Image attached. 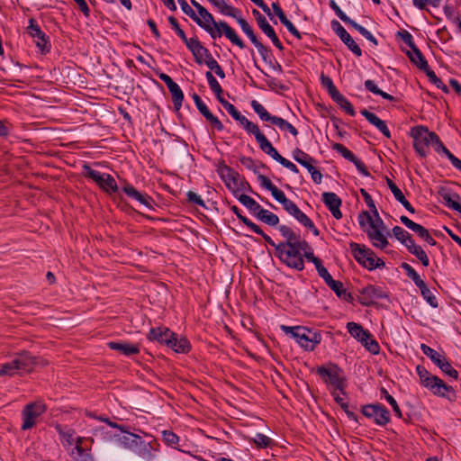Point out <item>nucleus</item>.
<instances>
[{
    "mask_svg": "<svg viewBox=\"0 0 461 461\" xmlns=\"http://www.w3.org/2000/svg\"><path fill=\"white\" fill-rule=\"evenodd\" d=\"M402 267L405 269L407 276L413 280L419 288L424 286L425 283L410 265L404 262Z\"/></svg>",
    "mask_w": 461,
    "mask_h": 461,
    "instance_id": "nucleus-47",
    "label": "nucleus"
},
{
    "mask_svg": "<svg viewBox=\"0 0 461 461\" xmlns=\"http://www.w3.org/2000/svg\"><path fill=\"white\" fill-rule=\"evenodd\" d=\"M347 329L348 333L353 338L360 341L369 352L372 354L379 353L380 348L378 343L372 338L369 331L364 330L360 324L356 322H348Z\"/></svg>",
    "mask_w": 461,
    "mask_h": 461,
    "instance_id": "nucleus-9",
    "label": "nucleus"
},
{
    "mask_svg": "<svg viewBox=\"0 0 461 461\" xmlns=\"http://www.w3.org/2000/svg\"><path fill=\"white\" fill-rule=\"evenodd\" d=\"M108 347L116 351H120L125 356H131L134 354H138L140 349L137 345L126 343V342H114L111 341L108 344Z\"/></svg>",
    "mask_w": 461,
    "mask_h": 461,
    "instance_id": "nucleus-30",
    "label": "nucleus"
},
{
    "mask_svg": "<svg viewBox=\"0 0 461 461\" xmlns=\"http://www.w3.org/2000/svg\"><path fill=\"white\" fill-rule=\"evenodd\" d=\"M348 250L355 259H374V251L371 249L366 248L365 245L350 242Z\"/></svg>",
    "mask_w": 461,
    "mask_h": 461,
    "instance_id": "nucleus-28",
    "label": "nucleus"
},
{
    "mask_svg": "<svg viewBox=\"0 0 461 461\" xmlns=\"http://www.w3.org/2000/svg\"><path fill=\"white\" fill-rule=\"evenodd\" d=\"M321 83L328 90L330 96L338 91L331 78L323 73L321 75Z\"/></svg>",
    "mask_w": 461,
    "mask_h": 461,
    "instance_id": "nucleus-53",
    "label": "nucleus"
},
{
    "mask_svg": "<svg viewBox=\"0 0 461 461\" xmlns=\"http://www.w3.org/2000/svg\"><path fill=\"white\" fill-rule=\"evenodd\" d=\"M365 87L367 91L382 96L384 99L389 100V101H394L395 97L392 95H389L383 90H381L375 84V82L371 79H367L365 81Z\"/></svg>",
    "mask_w": 461,
    "mask_h": 461,
    "instance_id": "nucleus-39",
    "label": "nucleus"
},
{
    "mask_svg": "<svg viewBox=\"0 0 461 461\" xmlns=\"http://www.w3.org/2000/svg\"><path fill=\"white\" fill-rule=\"evenodd\" d=\"M430 141L437 153L446 155L449 151L435 132L430 136Z\"/></svg>",
    "mask_w": 461,
    "mask_h": 461,
    "instance_id": "nucleus-48",
    "label": "nucleus"
},
{
    "mask_svg": "<svg viewBox=\"0 0 461 461\" xmlns=\"http://www.w3.org/2000/svg\"><path fill=\"white\" fill-rule=\"evenodd\" d=\"M382 393L384 394V397H385L386 401L392 406V408H393V411L395 412L396 416L401 418L402 417V411H401L400 407L397 404L395 399L392 395H390L385 389H382Z\"/></svg>",
    "mask_w": 461,
    "mask_h": 461,
    "instance_id": "nucleus-57",
    "label": "nucleus"
},
{
    "mask_svg": "<svg viewBox=\"0 0 461 461\" xmlns=\"http://www.w3.org/2000/svg\"><path fill=\"white\" fill-rule=\"evenodd\" d=\"M434 133L428 127L418 125L411 129L410 135L413 139V148L420 157L427 156V148L431 145L430 136Z\"/></svg>",
    "mask_w": 461,
    "mask_h": 461,
    "instance_id": "nucleus-8",
    "label": "nucleus"
},
{
    "mask_svg": "<svg viewBox=\"0 0 461 461\" xmlns=\"http://www.w3.org/2000/svg\"><path fill=\"white\" fill-rule=\"evenodd\" d=\"M361 114L374 126L380 122L381 119L375 115V113L367 111L366 109L361 110Z\"/></svg>",
    "mask_w": 461,
    "mask_h": 461,
    "instance_id": "nucleus-62",
    "label": "nucleus"
},
{
    "mask_svg": "<svg viewBox=\"0 0 461 461\" xmlns=\"http://www.w3.org/2000/svg\"><path fill=\"white\" fill-rule=\"evenodd\" d=\"M293 158L300 165H303L307 160H312V157L299 148L293 150Z\"/></svg>",
    "mask_w": 461,
    "mask_h": 461,
    "instance_id": "nucleus-52",
    "label": "nucleus"
},
{
    "mask_svg": "<svg viewBox=\"0 0 461 461\" xmlns=\"http://www.w3.org/2000/svg\"><path fill=\"white\" fill-rule=\"evenodd\" d=\"M212 3L220 13L223 15L237 17V14H240V11L238 8H235L231 5H229L224 0H208Z\"/></svg>",
    "mask_w": 461,
    "mask_h": 461,
    "instance_id": "nucleus-32",
    "label": "nucleus"
},
{
    "mask_svg": "<svg viewBox=\"0 0 461 461\" xmlns=\"http://www.w3.org/2000/svg\"><path fill=\"white\" fill-rule=\"evenodd\" d=\"M253 441L258 447L262 448L268 447L272 444V439L262 433H257Z\"/></svg>",
    "mask_w": 461,
    "mask_h": 461,
    "instance_id": "nucleus-54",
    "label": "nucleus"
},
{
    "mask_svg": "<svg viewBox=\"0 0 461 461\" xmlns=\"http://www.w3.org/2000/svg\"><path fill=\"white\" fill-rule=\"evenodd\" d=\"M438 194L448 208L461 213V197L458 194L442 187L438 190Z\"/></svg>",
    "mask_w": 461,
    "mask_h": 461,
    "instance_id": "nucleus-25",
    "label": "nucleus"
},
{
    "mask_svg": "<svg viewBox=\"0 0 461 461\" xmlns=\"http://www.w3.org/2000/svg\"><path fill=\"white\" fill-rule=\"evenodd\" d=\"M186 196H187V201L189 203L199 205L203 208H206V205H205L203 200L196 193H194L193 191H188L186 194Z\"/></svg>",
    "mask_w": 461,
    "mask_h": 461,
    "instance_id": "nucleus-61",
    "label": "nucleus"
},
{
    "mask_svg": "<svg viewBox=\"0 0 461 461\" xmlns=\"http://www.w3.org/2000/svg\"><path fill=\"white\" fill-rule=\"evenodd\" d=\"M361 114L374 126L380 122L381 119L375 115V113L367 111L366 109L361 110Z\"/></svg>",
    "mask_w": 461,
    "mask_h": 461,
    "instance_id": "nucleus-63",
    "label": "nucleus"
},
{
    "mask_svg": "<svg viewBox=\"0 0 461 461\" xmlns=\"http://www.w3.org/2000/svg\"><path fill=\"white\" fill-rule=\"evenodd\" d=\"M404 246L411 254L417 257L418 259H428L425 251L422 249L420 246L415 244L414 240L412 238L411 239V242H407Z\"/></svg>",
    "mask_w": 461,
    "mask_h": 461,
    "instance_id": "nucleus-45",
    "label": "nucleus"
},
{
    "mask_svg": "<svg viewBox=\"0 0 461 461\" xmlns=\"http://www.w3.org/2000/svg\"><path fill=\"white\" fill-rule=\"evenodd\" d=\"M416 370L420 377V384L430 390L434 394L446 396L447 393L453 391L451 386L446 384L443 380L438 376L431 375L424 366H418Z\"/></svg>",
    "mask_w": 461,
    "mask_h": 461,
    "instance_id": "nucleus-5",
    "label": "nucleus"
},
{
    "mask_svg": "<svg viewBox=\"0 0 461 461\" xmlns=\"http://www.w3.org/2000/svg\"><path fill=\"white\" fill-rule=\"evenodd\" d=\"M221 105L226 109V111L232 116L234 120L239 122V123L244 128V130L249 133L258 124L248 120L244 115H242L238 109L230 102L225 100L224 98H221L219 101Z\"/></svg>",
    "mask_w": 461,
    "mask_h": 461,
    "instance_id": "nucleus-21",
    "label": "nucleus"
},
{
    "mask_svg": "<svg viewBox=\"0 0 461 461\" xmlns=\"http://www.w3.org/2000/svg\"><path fill=\"white\" fill-rule=\"evenodd\" d=\"M239 219L248 227L253 232L257 234H263L262 229L255 224L253 221H251L249 218L243 215H239Z\"/></svg>",
    "mask_w": 461,
    "mask_h": 461,
    "instance_id": "nucleus-59",
    "label": "nucleus"
},
{
    "mask_svg": "<svg viewBox=\"0 0 461 461\" xmlns=\"http://www.w3.org/2000/svg\"><path fill=\"white\" fill-rule=\"evenodd\" d=\"M406 55L411 63H413L419 69H427V67H429L427 59L417 46H414L410 50H408Z\"/></svg>",
    "mask_w": 461,
    "mask_h": 461,
    "instance_id": "nucleus-29",
    "label": "nucleus"
},
{
    "mask_svg": "<svg viewBox=\"0 0 461 461\" xmlns=\"http://www.w3.org/2000/svg\"><path fill=\"white\" fill-rule=\"evenodd\" d=\"M185 45L192 52L195 62L202 65L203 63V54H206L205 51L207 49L202 45L197 37L189 38V41Z\"/></svg>",
    "mask_w": 461,
    "mask_h": 461,
    "instance_id": "nucleus-27",
    "label": "nucleus"
},
{
    "mask_svg": "<svg viewBox=\"0 0 461 461\" xmlns=\"http://www.w3.org/2000/svg\"><path fill=\"white\" fill-rule=\"evenodd\" d=\"M168 22H169L172 29L180 37V39L185 42V44H186L188 42L189 39L186 37L185 32L180 28L177 20L174 16H169Z\"/></svg>",
    "mask_w": 461,
    "mask_h": 461,
    "instance_id": "nucleus-50",
    "label": "nucleus"
},
{
    "mask_svg": "<svg viewBox=\"0 0 461 461\" xmlns=\"http://www.w3.org/2000/svg\"><path fill=\"white\" fill-rule=\"evenodd\" d=\"M426 76L429 77V80L435 85L438 89H441L445 93H448L447 86L441 81L440 78L437 77L435 72L430 69L429 66L427 67V69L422 70Z\"/></svg>",
    "mask_w": 461,
    "mask_h": 461,
    "instance_id": "nucleus-43",
    "label": "nucleus"
},
{
    "mask_svg": "<svg viewBox=\"0 0 461 461\" xmlns=\"http://www.w3.org/2000/svg\"><path fill=\"white\" fill-rule=\"evenodd\" d=\"M331 28L334 32L339 37V39L343 41V43L357 56L360 57L362 55V50L360 47L356 43V41L352 39L350 34L345 30V28L340 24L339 22L333 20L331 21Z\"/></svg>",
    "mask_w": 461,
    "mask_h": 461,
    "instance_id": "nucleus-17",
    "label": "nucleus"
},
{
    "mask_svg": "<svg viewBox=\"0 0 461 461\" xmlns=\"http://www.w3.org/2000/svg\"><path fill=\"white\" fill-rule=\"evenodd\" d=\"M15 359L21 373H30L38 366L47 365L45 360L33 357L27 351L17 354Z\"/></svg>",
    "mask_w": 461,
    "mask_h": 461,
    "instance_id": "nucleus-15",
    "label": "nucleus"
},
{
    "mask_svg": "<svg viewBox=\"0 0 461 461\" xmlns=\"http://www.w3.org/2000/svg\"><path fill=\"white\" fill-rule=\"evenodd\" d=\"M251 107L263 122H269L277 126L281 131L290 132L293 136L298 135V131L294 126L285 119L269 113L267 110L257 100H253L251 102Z\"/></svg>",
    "mask_w": 461,
    "mask_h": 461,
    "instance_id": "nucleus-7",
    "label": "nucleus"
},
{
    "mask_svg": "<svg viewBox=\"0 0 461 461\" xmlns=\"http://www.w3.org/2000/svg\"><path fill=\"white\" fill-rule=\"evenodd\" d=\"M174 334L175 333L172 332L168 328H152L149 332L148 339L149 340H155L159 343H164L167 346Z\"/></svg>",
    "mask_w": 461,
    "mask_h": 461,
    "instance_id": "nucleus-26",
    "label": "nucleus"
},
{
    "mask_svg": "<svg viewBox=\"0 0 461 461\" xmlns=\"http://www.w3.org/2000/svg\"><path fill=\"white\" fill-rule=\"evenodd\" d=\"M360 194L361 195L363 196L366 205L368 206V208L371 210V212L375 214V215H377V210H376V207H375V202L374 200L372 199L371 195L366 192V189L364 188H361L360 189Z\"/></svg>",
    "mask_w": 461,
    "mask_h": 461,
    "instance_id": "nucleus-58",
    "label": "nucleus"
},
{
    "mask_svg": "<svg viewBox=\"0 0 461 461\" xmlns=\"http://www.w3.org/2000/svg\"><path fill=\"white\" fill-rule=\"evenodd\" d=\"M421 351L424 355L430 358V360L446 375L456 379L458 373L454 369L450 363L447 360L444 355L437 352L426 344L420 345Z\"/></svg>",
    "mask_w": 461,
    "mask_h": 461,
    "instance_id": "nucleus-10",
    "label": "nucleus"
},
{
    "mask_svg": "<svg viewBox=\"0 0 461 461\" xmlns=\"http://www.w3.org/2000/svg\"><path fill=\"white\" fill-rule=\"evenodd\" d=\"M46 411V406L41 402L27 404L22 411L23 424L22 429L27 430L32 429L36 420Z\"/></svg>",
    "mask_w": 461,
    "mask_h": 461,
    "instance_id": "nucleus-12",
    "label": "nucleus"
},
{
    "mask_svg": "<svg viewBox=\"0 0 461 461\" xmlns=\"http://www.w3.org/2000/svg\"><path fill=\"white\" fill-rule=\"evenodd\" d=\"M122 191L132 200L139 202L149 210H154V199L148 194L139 192L132 185L125 184L122 187Z\"/></svg>",
    "mask_w": 461,
    "mask_h": 461,
    "instance_id": "nucleus-19",
    "label": "nucleus"
},
{
    "mask_svg": "<svg viewBox=\"0 0 461 461\" xmlns=\"http://www.w3.org/2000/svg\"><path fill=\"white\" fill-rule=\"evenodd\" d=\"M56 429L63 440L68 445H71L74 441L75 431L71 429H64L60 425H56Z\"/></svg>",
    "mask_w": 461,
    "mask_h": 461,
    "instance_id": "nucleus-49",
    "label": "nucleus"
},
{
    "mask_svg": "<svg viewBox=\"0 0 461 461\" xmlns=\"http://www.w3.org/2000/svg\"><path fill=\"white\" fill-rule=\"evenodd\" d=\"M239 219L248 227L253 232L257 234H263L262 229L255 224L253 221H251L249 218L243 215H239Z\"/></svg>",
    "mask_w": 461,
    "mask_h": 461,
    "instance_id": "nucleus-60",
    "label": "nucleus"
},
{
    "mask_svg": "<svg viewBox=\"0 0 461 461\" xmlns=\"http://www.w3.org/2000/svg\"><path fill=\"white\" fill-rule=\"evenodd\" d=\"M278 230L285 241L276 245V255L281 258L284 255L287 258L297 259H319L314 257L312 248L304 240H301L299 234L295 233L290 227L280 225Z\"/></svg>",
    "mask_w": 461,
    "mask_h": 461,
    "instance_id": "nucleus-1",
    "label": "nucleus"
},
{
    "mask_svg": "<svg viewBox=\"0 0 461 461\" xmlns=\"http://www.w3.org/2000/svg\"><path fill=\"white\" fill-rule=\"evenodd\" d=\"M194 17V19H193V21L206 31L212 39L221 37L223 33L232 44L240 49L246 47L244 41L239 37L234 29L224 21H220L219 23L215 22L212 14L209 13L206 8L199 7L198 14H195Z\"/></svg>",
    "mask_w": 461,
    "mask_h": 461,
    "instance_id": "nucleus-2",
    "label": "nucleus"
},
{
    "mask_svg": "<svg viewBox=\"0 0 461 461\" xmlns=\"http://www.w3.org/2000/svg\"><path fill=\"white\" fill-rule=\"evenodd\" d=\"M256 217L258 219H259L261 221H263L270 226H276L279 222V218L276 214H275L264 208H261L259 210V212H258V215Z\"/></svg>",
    "mask_w": 461,
    "mask_h": 461,
    "instance_id": "nucleus-38",
    "label": "nucleus"
},
{
    "mask_svg": "<svg viewBox=\"0 0 461 461\" xmlns=\"http://www.w3.org/2000/svg\"><path fill=\"white\" fill-rule=\"evenodd\" d=\"M358 222L362 228H365L366 224H368V229L366 230L368 239L371 240L372 244L379 249H384L388 245L387 238L390 236L389 231H382V230L377 229L373 224V217L371 214L363 211L358 215Z\"/></svg>",
    "mask_w": 461,
    "mask_h": 461,
    "instance_id": "nucleus-4",
    "label": "nucleus"
},
{
    "mask_svg": "<svg viewBox=\"0 0 461 461\" xmlns=\"http://www.w3.org/2000/svg\"><path fill=\"white\" fill-rule=\"evenodd\" d=\"M332 149L336 150L338 153H339L345 159L352 162L362 175L366 176H370V173L367 170L366 166L343 144L334 143L332 145Z\"/></svg>",
    "mask_w": 461,
    "mask_h": 461,
    "instance_id": "nucleus-20",
    "label": "nucleus"
},
{
    "mask_svg": "<svg viewBox=\"0 0 461 461\" xmlns=\"http://www.w3.org/2000/svg\"><path fill=\"white\" fill-rule=\"evenodd\" d=\"M123 432V435L122 437L119 438V440L126 447H136L139 445L140 441V437L136 435V434H133V433H130V432H127V431H122Z\"/></svg>",
    "mask_w": 461,
    "mask_h": 461,
    "instance_id": "nucleus-41",
    "label": "nucleus"
},
{
    "mask_svg": "<svg viewBox=\"0 0 461 461\" xmlns=\"http://www.w3.org/2000/svg\"><path fill=\"white\" fill-rule=\"evenodd\" d=\"M257 175L258 182L260 183L261 186H263L265 189L271 192L276 187V185H273V183L267 176L261 175L259 173H258Z\"/></svg>",
    "mask_w": 461,
    "mask_h": 461,
    "instance_id": "nucleus-64",
    "label": "nucleus"
},
{
    "mask_svg": "<svg viewBox=\"0 0 461 461\" xmlns=\"http://www.w3.org/2000/svg\"><path fill=\"white\" fill-rule=\"evenodd\" d=\"M18 364H16L15 357L9 363L3 364L0 368V375L13 376L15 374H20Z\"/></svg>",
    "mask_w": 461,
    "mask_h": 461,
    "instance_id": "nucleus-42",
    "label": "nucleus"
},
{
    "mask_svg": "<svg viewBox=\"0 0 461 461\" xmlns=\"http://www.w3.org/2000/svg\"><path fill=\"white\" fill-rule=\"evenodd\" d=\"M362 412L366 417L374 419L375 422L380 426H384L390 421L389 411L383 405H366L363 407Z\"/></svg>",
    "mask_w": 461,
    "mask_h": 461,
    "instance_id": "nucleus-14",
    "label": "nucleus"
},
{
    "mask_svg": "<svg viewBox=\"0 0 461 461\" xmlns=\"http://www.w3.org/2000/svg\"><path fill=\"white\" fill-rule=\"evenodd\" d=\"M400 221L402 224H404L407 228L414 231L420 239H422L428 244L432 246H435L437 244L436 240L429 234V230L420 224L412 221L405 215H402L400 217Z\"/></svg>",
    "mask_w": 461,
    "mask_h": 461,
    "instance_id": "nucleus-22",
    "label": "nucleus"
},
{
    "mask_svg": "<svg viewBox=\"0 0 461 461\" xmlns=\"http://www.w3.org/2000/svg\"><path fill=\"white\" fill-rule=\"evenodd\" d=\"M330 97L348 114H349L350 116L356 115V112H355L353 105L342 94L339 93V90L335 94H333Z\"/></svg>",
    "mask_w": 461,
    "mask_h": 461,
    "instance_id": "nucleus-33",
    "label": "nucleus"
},
{
    "mask_svg": "<svg viewBox=\"0 0 461 461\" xmlns=\"http://www.w3.org/2000/svg\"><path fill=\"white\" fill-rule=\"evenodd\" d=\"M281 329L286 334H290L294 339H295L300 346L306 350H313L321 341V335L320 332L313 331L305 327H289L282 325Z\"/></svg>",
    "mask_w": 461,
    "mask_h": 461,
    "instance_id": "nucleus-3",
    "label": "nucleus"
},
{
    "mask_svg": "<svg viewBox=\"0 0 461 461\" xmlns=\"http://www.w3.org/2000/svg\"><path fill=\"white\" fill-rule=\"evenodd\" d=\"M423 298L434 308L438 306V301L432 292L427 287L426 284L424 286L420 287Z\"/></svg>",
    "mask_w": 461,
    "mask_h": 461,
    "instance_id": "nucleus-51",
    "label": "nucleus"
},
{
    "mask_svg": "<svg viewBox=\"0 0 461 461\" xmlns=\"http://www.w3.org/2000/svg\"><path fill=\"white\" fill-rule=\"evenodd\" d=\"M386 183H387V185H388L389 189L393 193L394 198L398 202H400L401 200L405 198V196L402 194V190L395 185V183L393 180H391L390 178H386Z\"/></svg>",
    "mask_w": 461,
    "mask_h": 461,
    "instance_id": "nucleus-56",
    "label": "nucleus"
},
{
    "mask_svg": "<svg viewBox=\"0 0 461 461\" xmlns=\"http://www.w3.org/2000/svg\"><path fill=\"white\" fill-rule=\"evenodd\" d=\"M290 214L293 215L304 227L311 230L315 236L319 235V230L314 226L312 221L303 212H302L298 206L293 212H291Z\"/></svg>",
    "mask_w": 461,
    "mask_h": 461,
    "instance_id": "nucleus-31",
    "label": "nucleus"
},
{
    "mask_svg": "<svg viewBox=\"0 0 461 461\" xmlns=\"http://www.w3.org/2000/svg\"><path fill=\"white\" fill-rule=\"evenodd\" d=\"M392 231L393 236L403 245H405L407 242H411V239L412 238V236L402 227L394 226Z\"/></svg>",
    "mask_w": 461,
    "mask_h": 461,
    "instance_id": "nucleus-46",
    "label": "nucleus"
},
{
    "mask_svg": "<svg viewBox=\"0 0 461 461\" xmlns=\"http://www.w3.org/2000/svg\"><path fill=\"white\" fill-rule=\"evenodd\" d=\"M312 262L315 264V267L318 271L319 276L324 279L326 284H328L331 280H333L332 276L328 272L327 268L324 266H322L321 261H312Z\"/></svg>",
    "mask_w": 461,
    "mask_h": 461,
    "instance_id": "nucleus-55",
    "label": "nucleus"
},
{
    "mask_svg": "<svg viewBox=\"0 0 461 461\" xmlns=\"http://www.w3.org/2000/svg\"><path fill=\"white\" fill-rule=\"evenodd\" d=\"M388 298V294L381 287L367 285L359 290L358 302L365 306L375 303L378 299Z\"/></svg>",
    "mask_w": 461,
    "mask_h": 461,
    "instance_id": "nucleus-13",
    "label": "nucleus"
},
{
    "mask_svg": "<svg viewBox=\"0 0 461 461\" xmlns=\"http://www.w3.org/2000/svg\"><path fill=\"white\" fill-rule=\"evenodd\" d=\"M206 79L208 81V84L210 86L211 90L216 95V97L218 101H220L222 97L223 90L219 84V82L216 80V78L213 77L211 71H207L205 73Z\"/></svg>",
    "mask_w": 461,
    "mask_h": 461,
    "instance_id": "nucleus-40",
    "label": "nucleus"
},
{
    "mask_svg": "<svg viewBox=\"0 0 461 461\" xmlns=\"http://www.w3.org/2000/svg\"><path fill=\"white\" fill-rule=\"evenodd\" d=\"M83 175L86 178L92 179L103 191L106 193H116L118 191L117 183L110 174L100 173L94 170L89 165L83 166Z\"/></svg>",
    "mask_w": 461,
    "mask_h": 461,
    "instance_id": "nucleus-6",
    "label": "nucleus"
},
{
    "mask_svg": "<svg viewBox=\"0 0 461 461\" xmlns=\"http://www.w3.org/2000/svg\"><path fill=\"white\" fill-rule=\"evenodd\" d=\"M249 134H252L256 141L258 142L260 149L270 156L276 161H278L282 157L278 151L274 148L271 142L267 140V138L262 133L259 127L257 125Z\"/></svg>",
    "mask_w": 461,
    "mask_h": 461,
    "instance_id": "nucleus-18",
    "label": "nucleus"
},
{
    "mask_svg": "<svg viewBox=\"0 0 461 461\" xmlns=\"http://www.w3.org/2000/svg\"><path fill=\"white\" fill-rule=\"evenodd\" d=\"M238 199L240 203L243 204L247 209H249L255 216L258 215V212L262 208L258 202H256L248 194H242L239 196Z\"/></svg>",
    "mask_w": 461,
    "mask_h": 461,
    "instance_id": "nucleus-37",
    "label": "nucleus"
},
{
    "mask_svg": "<svg viewBox=\"0 0 461 461\" xmlns=\"http://www.w3.org/2000/svg\"><path fill=\"white\" fill-rule=\"evenodd\" d=\"M30 24L27 27L28 33L36 39V45L42 53H48L50 50V42L49 37L41 30L40 26L35 23L34 19H30Z\"/></svg>",
    "mask_w": 461,
    "mask_h": 461,
    "instance_id": "nucleus-16",
    "label": "nucleus"
},
{
    "mask_svg": "<svg viewBox=\"0 0 461 461\" xmlns=\"http://www.w3.org/2000/svg\"><path fill=\"white\" fill-rule=\"evenodd\" d=\"M71 456L76 461H95L93 456L86 451L82 446L75 447Z\"/></svg>",
    "mask_w": 461,
    "mask_h": 461,
    "instance_id": "nucleus-44",
    "label": "nucleus"
},
{
    "mask_svg": "<svg viewBox=\"0 0 461 461\" xmlns=\"http://www.w3.org/2000/svg\"><path fill=\"white\" fill-rule=\"evenodd\" d=\"M167 347L172 348L176 353H185L188 352L190 349V344L187 341V339L181 338L177 339L176 337V334L172 337L169 343L167 344Z\"/></svg>",
    "mask_w": 461,
    "mask_h": 461,
    "instance_id": "nucleus-34",
    "label": "nucleus"
},
{
    "mask_svg": "<svg viewBox=\"0 0 461 461\" xmlns=\"http://www.w3.org/2000/svg\"><path fill=\"white\" fill-rule=\"evenodd\" d=\"M217 172L221 180L226 184L227 187L230 188L231 184H233L234 186L238 185L240 176L230 167L222 163L219 165Z\"/></svg>",
    "mask_w": 461,
    "mask_h": 461,
    "instance_id": "nucleus-24",
    "label": "nucleus"
},
{
    "mask_svg": "<svg viewBox=\"0 0 461 461\" xmlns=\"http://www.w3.org/2000/svg\"><path fill=\"white\" fill-rule=\"evenodd\" d=\"M322 202L335 219L339 220L342 217V212L339 209L342 200L335 193L324 192L322 194Z\"/></svg>",
    "mask_w": 461,
    "mask_h": 461,
    "instance_id": "nucleus-23",
    "label": "nucleus"
},
{
    "mask_svg": "<svg viewBox=\"0 0 461 461\" xmlns=\"http://www.w3.org/2000/svg\"><path fill=\"white\" fill-rule=\"evenodd\" d=\"M258 27L262 30V32L270 38L273 44L279 50H283L284 46L282 42L279 41L278 37L276 36L273 27L268 23L267 21L262 22L261 24L258 25Z\"/></svg>",
    "mask_w": 461,
    "mask_h": 461,
    "instance_id": "nucleus-36",
    "label": "nucleus"
},
{
    "mask_svg": "<svg viewBox=\"0 0 461 461\" xmlns=\"http://www.w3.org/2000/svg\"><path fill=\"white\" fill-rule=\"evenodd\" d=\"M317 373L325 383L332 386L334 390H339L344 393L345 380L342 376L341 369L337 366H333L330 368L321 366L317 369Z\"/></svg>",
    "mask_w": 461,
    "mask_h": 461,
    "instance_id": "nucleus-11",
    "label": "nucleus"
},
{
    "mask_svg": "<svg viewBox=\"0 0 461 461\" xmlns=\"http://www.w3.org/2000/svg\"><path fill=\"white\" fill-rule=\"evenodd\" d=\"M167 88L171 94L175 110L179 111L184 100V93L182 89L176 82L169 86Z\"/></svg>",
    "mask_w": 461,
    "mask_h": 461,
    "instance_id": "nucleus-35",
    "label": "nucleus"
}]
</instances>
